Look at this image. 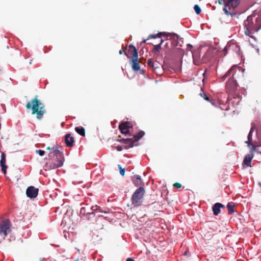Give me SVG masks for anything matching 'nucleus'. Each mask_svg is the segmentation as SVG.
<instances>
[{
    "mask_svg": "<svg viewBox=\"0 0 261 261\" xmlns=\"http://www.w3.org/2000/svg\"><path fill=\"white\" fill-rule=\"evenodd\" d=\"M47 150H50L51 148L50 147H47L46 148Z\"/></svg>",
    "mask_w": 261,
    "mask_h": 261,
    "instance_id": "a19ab883",
    "label": "nucleus"
},
{
    "mask_svg": "<svg viewBox=\"0 0 261 261\" xmlns=\"http://www.w3.org/2000/svg\"><path fill=\"white\" fill-rule=\"evenodd\" d=\"M116 149L119 151H121L122 150V147L121 146H117L116 147Z\"/></svg>",
    "mask_w": 261,
    "mask_h": 261,
    "instance_id": "e433bc0d",
    "label": "nucleus"
},
{
    "mask_svg": "<svg viewBox=\"0 0 261 261\" xmlns=\"http://www.w3.org/2000/svg\"><path fill=\"white\" fill-rule=\"evenodd\" d=\"M225 208V206L219 202L216 203L213 206L212 210L213 211L214 215L215 216H218L220 213V208Z\"/></svg>",
    "mask_w": 261,
    "mask_h": 261,
    "instance_id": "f3484780",
    "label": "nucleus"
},
{
    "mask_svg": "<svg viewBox=\"0 0 261 261\" xmlns=\"http://www.w3.org/2000/svg\"><path fill=\"white\" fill-rule=\"evenodd\" d=\"M200 95L203 97L205 100L210 101L209 97L206 95V94L204 93H200Z\"/></svg>",
    "mask_w": 261,
    "mask_h": 261,
    "instance_id": "7c9ffc66",
    "label": "nucleus"
},
{
    "mask_svg": "<svg viewBox=\"0 0 261 261\" xmlns=\"http://www.w3.org/2000/svg\"><path fill=\"white\" fill-rule=\"evenodd\" d=\"M90 211L91 212L89 213V214L86 215L85 217L87 218V220H90L91 219L93 218L95 216V212H102L101 211V208L99 206H97V205L92 206L90 207Z\"/></svg>",
    "mask_w": 261,
    "mask_h": 261,
    "instance_id": "ddd939ff",
    "label": "nucleus"
},
{
    "mask_svg": "<svg viewBox=\"0 0 261 261\" xmlns=\"http://www.w3.org/2000/svg\"><path fill=\"white\" fill-rule=\"evenodd\" d=\"M123 50H119V54H120V55L122 54H123Z\"/></svg>",
    "mask_w": 261,
    "mask_h": 261,
    "instance_id": "ea45409f",
    "label": "nucleus"
},
{
    "mask_svg": "<svg viewBox=\"0 0 261 261\" xmlns=\"http://www.w3.org/2000/svg\"><path fill=\"white\" fill-rule=\"evenodd\" d=\"M53 153L56 156L57 159H62V161L64 162V156L63 155V154L60 152V151L58 149H56L53 151Z\"/></svg>",
    "mask_w": 261,
    "mask_h": 261,
    "instance_id": "393cba45",
    "label": "nucleus"
},
{
    "mask_svg": "<svg viewBox=\"0 0 261 261\" xmlns=\"http://www.w3.org/2000/svg\"><path fill=\"white\" fill-rule=\"evenodd\" d=\"M38 191L39 189L38 188H36L33 186H30L26 190V194L29 198L33 199L37 196Z\"/></svg>",
    "mask_w": 261,
    "mask_h": 261,
    "instance_id": "9b49d317",
    "label": "nucleus"
},
{
    "mask_svg": "<svg viewBox=\"0 0 261 261\" xmlns=\"http://www.w3.org/2000/svg\"><path fill=\"white\" fill-rule=\"evenodd\" d=\"M144 193L145 190L142 187L138 188L134 193L132 197V202L135 206H138L141 205Z\"/></svg>",
    "mask_w": 261,
    "mask_h": 261,
    "instance_id": "423d86ee",
    "label": "nucleus"
},
{
    "mask_svg": "<svg viewBox=\"0 0 261 261\" xmlns=\"http://www.w3.org/2000/svg\"><path fill=\"white\" fill-rule=\"evenodd\" d=\"M63 165V161L62 159L57 160L56 163H49L47 164L49 166L48 169H56L61 167Z\"/></svg>",
    "mask_w": 261,
    "mask_h": 261,
    "instance_id": "a211bd4d",
    "label": "nucleus"
},
{
    "mask_svg": "<svg viewBox=\"0 0 261 261\" xmlns=\"http://www.w3.org/2000/svg\"><path fill=\"white\" fill-rule=\"evenodd\" d=\"M91 212V211H90V207H89L88 206H87L85 207H82L81 208L80 213L83 216H86L89 214V213Z\"/></svg>",
    "mask_w": 261,
    "mask_h": 261,
    "instance_id": "5701e85b",
    "label": "nucleus"
},
{
    "mask_svg": "<svg viewBox=\"0 0 261 261\" xmlns=\"http://www.w3.org/2000/svg\"><path fill=\"white\" fill-rule=\"evenodd\" d=\"M132 69L135 71H138L140 67L138 62V58L132 59L130 60Z\"/></svg>",
    "mask_w": 261,
    "mask_h": 261,
    "instance_id": "aec40b11",
    "label": "nucleus"
},
{
    "mask_svg": "<svg viewBox=\"0 0 261 261\" xmlns=\"http://www.w3.org/2000/svg\"><path fill=\"white\" fill-rule=\"evenodd\" d=\"M147 64L157 74L160 73L162 66L159 62L157 61H153L151 59H149L147 61Z\"/></svg>",
    "mask_w": 261,
    "mask_h": 261,
    "instance_id": "1a4fd4ad",
    "label": "nucleus"
},
{
    "mask_svg": "<svg viewBox=\"0 0 261 261\" xmlns=\"http://www.w3.org/2000/svg\"><path fill=\"white\" fill-rule=\"evenodd\" d=\"M64 141L67 147H71L74 145V138L71 136L70 134H67L65 136Z\"/></svg>",
    "mask_w": 261,
    "mask_h": 261,
    "instance_id": "4468645a",
    "label": "nucleus"
},
{
    "mask_svg": "<svg viewBox=\"0 0 261 261\" xmlns=\"http://www.w3.org/2000/svg\"><path fill=\"white\" fill-rule=\"evenodd\" d=\"M133 183L136 187H140L143 186V182L141 176L139 175H134L131 178Z\"/></svg>",
    "mask_w": 261,
    "mask_h": 261,
    "instance_id": "dca6fc26",
    "label": "nucleus"
},
{
    "mask_svg": "<svg viewBox=\"0 0 261 261\" xmlns=\"http://www.w3.org/2000/svg\"><path fill=\"white\" fill-rule=\"evenodd\" d=\"M240 3V0H229L225 5L223 11L225 13L231 16H235L237 13L234 12V9L236 8Z\"/></svg>",
    "mask_w": 261,
    "mask_h": 261,
    "instance_id": "39448f33",
    "label": "nucleus"
},
{
    "mask_svg": "<svg viewBox=\"0 0 261 261\" xmlns=\"http://www.w3.org/2000/svg\"><path fill=\"white\" fill-rule=\"evenodd\" d=\"M253 158V154L252 153L246 154L243 161L244 164L247 166L251 167V162Z\"/></svg>",
    "mask_w": 261,
    "mask_h": 261,
    "instance_id": "412c9836",
    "label": "nucleus"
},
{
    "mask_svg": "<svg viewBox=\"0 0 261 261\" xmlns=\"http://www.w3.org/2000/svg\"><path fill=\"white\" fill-rule=\"evenodd\" d=\"M1 166L2 167V171L4 174H6L7 166L6 165V155L4 152H2L1 154Z\"/></svg>",
    "mask_w": 261,
    "mask_h": 261,
    "instance_id": "6ab92c4d",
    "label": "nucleus"
},
{
    "mask_svg": "<svg viewBox=\"0 0 261 261\" xmlns=\"http://www.w3.org/2000/svg\"><path fill=\"white\" fill-rule=\"evenodd\" d=\"M133 125L130 121L122 122L119 125V129L121 133L124 135L130 133L129 129L133 128Z\"/></svg>",
    "mask_w": 261,
    "mask_h": 261,
    "instance_id": "6e6552de",
    "label": "nucleus"
},
{
    "mask_svg": "<svg viewBox=\"0 0 261 261\" xmlns=\"http://www.w3.org/2000/svg\"><path fill=\"white\" fill-rule=\"evenodd\" d=\"M118 166L119 169H120V174L123 176L125 174V169L122 168L120 165H118Z\"/></svg>",
    "mask_w": 261,
    "mask_h": 261,
    "instance_id": "2f4dec72",
    "label": "nucleus"
},
{
    "mask_svg": "<svg viewBox=\"0 0 261 261\" xmlns=\"http://www.w3.org/2000/svg\"><path fill=\"white\" fill-rule=\"evenodd\" d=\"M163 42H164V40L161 39L160 43H159V44H157V45H155L154 46V47L152 49V53L154 55H158V54L159 53V51L161 48V44L163 43Z\"/></svg>",
    "mask_w": 261,
    "mask_h": 261,
    "instance_id": "b1692460",
    "label": "nucleus"
},
{
    "mask_svg": "<svg viewBox=\"0 0 261 261\" xmlns=\"http://www.w3.org/2000/svg\"><path fill=\"white\" fill-rule=\"evenodd\" d=\"M166 32H161L158 33V34H151L148 36V39H149L152 38H156L158 37L160 38L162 36L166 37Z\"/></svg>",
    "mask_w": 261,
    "mask_h": 261,
    "instance_id": "a878e982",
    "label": "nucleus"
},
{
    "mask_svg": "<svg viewBox=\"0 0 261 261\" xmlns=\"http://www.w3.org/2000/svg\"><path fill=\"white\" fill-rule=\"evenodd\" d=\"M28 110H32V114H36V118L38 120H41L43 115L46 113L45 106L40 100L38 99V96L35 95L33 99L26 105Z\"/></svg>",
    "mask_w": 261,
    "mask_h": 261,
    "instance_id": "7ed1b4c3",
    "label": "nucleus"
},
{
    "mask_svg": "<svg viewBox=\"0 0 261 261\" xmlns=\"http://www.w3.org/2000/svg\"><path fill=\"white\" fill-rule=\"evenodd\" d=\"M249 148L250 149V152H253V151H255L256 146L251 143V145H250V147Z\"/></svg>",
    "mask_w": 261,
    "mask_h": 261,
    "instance_id": "473e14b6",
    "label": "nucleus"
},
{
    "mask_svg": "<svg viewBox=\"0 0 261 261\" xmlns=\"http://www.w3.org/2000/svg\"><path fill=\"white\" fill-rule=\"evenodd\" d=\"M144 135L145 133L143 130H140L137 135H134L132 138L121 139L118 140V141L126 145L125 149H128L136 145V142L141 139Z\"/></svg>",
    "mask_w": 261,
    "mask_h": 261,
    "instance_id": "20e7f679",
    "label": "nucleus"
},
{
    "mask_svg": "<svg viewBox=\"0 0 261 261\" xmlns=\"http://www.w3.org/2000/svg\"><path fill=\"white\" fill-rule=\"evenodd\" d=\"M75 130L77 133L80 135L82 136H85V128L82 126L76 127L75 128Z\"/></svg>",
    "mask_w": 261,
    "mask_h": 261,
    "instance_id": "bb28decb",
    "label": "nucleus"
},
{
    "mask_svg": "<svg viewBox=\"0 0 261 261\" xmlns=\"http://www.w3.org/2000/svg\"><path fill=\"white\" fill-rule=\"evenodd\" d=\"M194 10L197 14H199L201 13V9L198 5H195L194 7Z\"/></svg>",
    "mask_w": 261,
    "mask_h": 261,
    "instance_id": "c756f323",
    "label": "nucleus"
},
{
    "mask_svg": "<svg viewBox=\"0 0 261 261\" xmlns=\"http://www.w3.org/2000/svg\"><path fill=\"white\" fill-rule=\"evenodd\" d=\"M125 54L127 56V58H138V53L136 48L133 45H129L127 50V54L125 53Z\"/></svg>",
    "mask_w": 261,
    "mask_h": 261,
    "instance_id": "f8f14e48",
    "label": "nucleus"
},
{
    "mask_svg": "<svg viewBox=\"0 0 261 261\" xmlns=\"http://www.w3.org/2000/svg\"><path fill=\"white\" fill-rule=\"evenodd\" d=\"M173 187L176 188H180L181 187V184L179 182H175L173 184Z\"/></svg>",
    "mask_w": 261,
    "mask_h": 261,
    "instance_id": "c9c22d12",
    "label": "nucleus"
},
{
    "mask_svg": "<svg viewBox=\"0 0 261 261\" xmlns=\"http://www.w3.org/2000/svg\"><path fill=\"white\" fill-rule=\"evenodd\" d=\"M234 47L237 48L238 46L236 44H231L228 43L226 47L224 48L223 52L225 53V55H226L228 50H233Z\"/></svg>",
    "mask_w": 261,
    "mask_h": 261,
    "instance_id": "4be33fe9",
    "label": "nucleus"
},
{
    "mask_svg": "<svg viewBox=\"0 0 261 261\" xmlns=\"http://www.w3.org/2000/svg\"><path fill=\"white\" fill-rule=\"evenodd\" d=\"M244 25L245 34L252 37L253 34L261 29V16H249L244 21Z\"/></svg>",
    "mask_w": 261,
    "mask_h": 261,
    "instance_id": "f03ea898",
    "label": "nucleus"
},
{
    "mask_svg": "<svg viewBox=\"0 0 261 261\" xmlns=\"http://www.w3.org/2000/svg\"><path fill=\"white\" fill-rule=\"evenodd\" d=\"M166 37L171 41V44L173 47H177L178 45V36L175 33H167Z\"/></svg>",
    "mask_w": 261,
    "mask_h": 261,
    "instance_id": "9d476101",
    "label": "nucleus"
},
{
    "mask_svg": "<svg viewBox=\"0 0 261 261\" xmlns=\"http://www.w3.org/2000/svg\"><path fill=\"white\" fill-rule=\"evenodd\" d=\"M193 61L195 64L198 65L199 64V61H198V56H196L195 54H193Z\"/></svg>",
    "mask_w": 261,
    "mask_h": 261,
    "instance_id": "c85d7f7f",
    "label": "nucleus"
},
{
    "mask_svg": "<svg viewBox=\"0 0 261 261\" xmlns=\"http://www.w3.org/2000/svg\"><path fill=\"white\" fill-rule=\"evenodd\" d=\"M148 40V38H147V39H144V40H143L141 42V45H142V44H143V43H145L146 42V41H147V40Z\"/></svg>",
    "mask_w": 261,
    "mask_h": 261,
    "instance_id": "4c0bfd02",
    "label": "nucleus"
},
{
    "mask_svg": "<svg viewBox=\"0 0 261 261\" xmlns=\"http://www.w3.org/2000/svg\"><path fill=\"white\" fill-rule=\"evenodd\" d=\"M36 152L37 153L39 154V155L40 156H43L45 154V151L44 150H40V149L36 150Z\"/></svg>",
    "mask_w": 261,
    "mask_h": 261,
    "instance_id": "72a5a7b5",
    "label": "nucleus"
},
{
    "mask_svg": "<svg viewBox=\"0 0 261 261\" xmlns=\"http://www.w3.org/2000/svg\"><path fill=\"white\" fill-rule=\"evenodd\" d=\"M256 124L254 122H252L251 124V129L248 135V140L245 142L247 144L248 147H250L252 140V133L254 130L256 129Z\"/></svg>",
    "mask_w": 261,
    "mask_h": 261,
    "instance_id": "2eb2a0df",
    "label": "nucleus"
},
{
    "mask_svg": "<svg viewBox=\"0 0 261 261\" xmlns=\"http://www.w3.org/2000/svg\"><path fill=\"white\" fill-rule=\"evenodd\" d=\"M221 109L223 110L227 111L229 109V107L228 106H226L225 105H222V106L220 107Z\"/></svg>",
    "mask_w": 261,
    "mask_h": 261,
    "instance_id": "f704fd0d",
    "label": "nucleus"
},
{
    "mask_svg": "<svg viewBox=\"0 0 261 261\" xmlns=\"http://www.w3.org/2000/svg\"><path fill=\"white\" fill-rule=\"evenodd\" d=\"M12 224L9 219L0 222V236H4V239L11 232Z\"/></svg>",
    "mask_w": 261,
    "mask_h": 261,
    "instance_id": "0eeeda50",
    "label": "nucleus"
},
{
    "mask_svg": "<svg viewBox=\"0 0 261 261\" xmlns=\"http://www.w3.org/2000/svg\"><path fill=\"white\" fill-rule=\"evenodd\" d=\"M257 146H261V144H259V145H258Z\"/></svg>",
    "mask_w": 261,
    "mask_h": 261,
    "instance_id": "37998d69",
    "label": "nucleus"
},
{
    "mask_svg": "<svg viewBox=\"0 0 261 261\" xmlns=\"http://www.w3.org/2000/svg\"><path fill=\"white\" fill-rule=\"evenodd\" d=\"M238 68V67L236 65L232 66L222 76L223 80H224L227 77L230 76L232 73L231 77L229 79L226 84V91L229 94L228 100L230 99V95L233 96L234 99L236 98H238V99L240 98V96L237 92L238 85L236 83V81L234 80L236 71Z\"/></svg>",
    "mask_w": 261,
    "mask_h": 261,
    "instance_id": "f257e3e1",
    "label": "nucleus"
},
{
    "mask_svg": "<svg viewBox=\"0 0 261 261\" xmlns=\"http://www.w3.org/2000/svg\"><path fill=\"white\" fill-rule=\"evenodd\" d=\"M126 261H135V260L132 258H127Z\"/></svg>",
    "mask_w": 261,
    "mask_h": 261,
    "instance_id": "58836bf2",
    "label": "nucleus"
},
{
    "mask_svg": "<svg viewBox=\"0 0 261 261\" xmlns=\"http://www.w3.org/2000/svg\"><path fill=\"white\" fill-rule=\"evenodd\" d=\"M227 207L228 208V214L229 215H231L234 213V205L232 203L230 202L228 203V204H227Z\"/></svg>",
    "mask_w": 261,
    "mask_h": 261,
    "instance_id": "cd10ccee",
    "label": "nucleus"
},
{
    "mask_svg": "<svg viewBox=\"0 0 261 261\" xmlns=\"http://www.w3.org/2000/svg\"><path fill=\"white\" fill-rule=\"evenodd\" d=\"M188 46H189L190 47H191V48H192V45H191V44H188Z\"/></svg>",
    "mask_w": 261,
    "mask_h": 261,
    "instance_id": "79ce46f5",
    "label": "nucleus"
}]
</instances>
